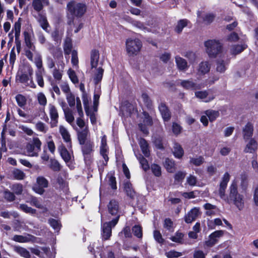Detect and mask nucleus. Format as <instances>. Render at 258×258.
I'll list each match as a JSON object with an SVG mask.
<instances>
[{"label": "nucleus", "instance_id": "1", "mask_svg": "<svg viewBox=\"0 0 258 258\" xmlns=\"http://www.w3.org/2000/svg\"><path fill=\"white\" fill-rule=\"evenodd\" d=\"M229 190L228 196L224 195V198L221 199L228 204L232 203L239 211L242 210L244 207V197L238 192L236 180L232 181Z\"/></svg>", "mask_w": 258, "mask_h": 258}, {"label": "nucleus", "instance_id": "2", "mask_svg": "<svg viewBox=\"0 0 258 258\" xmlns=\"http://www.w3.org/2000/svg\"><path fill=\"white\" fill-rule=\"evenodd\" d=\"M33 73V69L30 66H25L18 72L16 76V80L24 84L26 86L35 88L36 85L32 80V77Z\"/></svg>", "mask_w": 258, "mask_h": 258}, {"label": "nucleus", "instance_id": "3", "mask_svg": "<svg viewBox=\"0 0 258 258\" xmlns=\"http://www.w3.org/2000/svg\"><path fill=\"white\" fill-rule=\"evenodd\" d=\"M27 46L25 50V55L27 58L32 62L35 63L38 69H41L42 67V57L40 53L36 50L35 46L32 41L25 43Z\"/></svg>", "mask_w": 258, "mask_h": 258}, {"label": "nucleus", "instance_id": "4", "mask_svg": "<svg viewBox=\"0 0 258 258\" xmlns=\"http://www.w3.org/2000/svg\"><path fill=\"white\" fill-rule=\"evenodd\" d=\"M204 45L206 53L211 58H215L222 52L223 45L219 40H208L205 42Z\"/></svg>", "mask_w": 258, "mask_h": 258}, {"label": "nucleus", "instance_id": "5", "mask_svg": "<svg viewBox=\"0 0 258 258\" xmlns=\"http://www.w3.org/2000/svg\"><path fill=\"white\" fill-rule=\"evenodd\" d=\"M142 46V42L138 38H129L126 40V51L130 56L137 55L140 51Z\"/></svg>", "mask_w": 258, "mask_h": 258}, {"label": "nucleus", "instance_id": "6", "mask_svg": "<svg viewBox=\"0 0 258 258\" xmlns=\"http://www.w3.org/2000/svg\"><path fill=\"white\" fill-rule=\"evenodd\" d=\"M41 142L39 138H33L25 148V154L30 157H37L41 150Z\"/></svg>", "mask_w": 258, "mask_h": 258}, {"label": "nucleus", "instance_id": "7", "mask_svg": "<svg viewBox=\"0 0 258 258\" xmlns=\"http://www.w3.org/2000/svg\"><path fill=\"white\" fill-rule=\"evenodd\" d=\"M118 216L116 217L109 222H105L101 226V237L102 240H106L109 239L112 233V228L117 223Z\"/></svg>", "mask_w": 258, "mask_h": 258}, {"label": "nucleus", "instance_id": "8", "mask_svg": "<svg viewBox=\"0 0 258 258\" xmlns=\"http://www.w3.org/2000/svg\"><path fill=\"white\" fill-rule=\"evenodd\" d=\"M69 12L72 15L81 17L86 12V6L82 3H78L74 1L70 2L67 5Z\"/></svg>", "mask_w": 258, "mask_h": 258}, {"label": "nucleus", "instance_id": "9", "mask_svg": "<svg viewBox=\"0 0 258 258\" xmlns=\"http://www.w3.org/2000/svg\"><path fill=\"white\" fill-rule=\"evenodd\" d=\"M48 185V180L43 176H38L36 179V183L33 187V190L39 194L42 195L44 192V188Z\"/></svg>", "mask_w": 258, "mask_h": 258}, {"label": "nucleus", "instance_id": "10", "mask_svg": "<svg viewBox=\"0 0 258 258\" xmlns=\"http://www.w3.org/2000/svg\"><path fill=\"white\" fill-rule=\"evenodd\" d=\"M109 152V148L107 144V139L106 136L104 135L102 137L101 139V143L100 145V154L102 156L104 161L103 162V164L106 165L108 161L109 158L108 154Z\"/></svg>", "mask_w": 258, "mask_h": 258}, {"label": "nucleus", "instance_id": "11", "mask_svg": "<svg viewBox=\"0 0 258 258\" xmlns=\"http://www.w3.org/2000/svg\"><path fill=\"white\" fill-rule=\"evenodd\" d=\"M58 150L62 158L64 161L67 166L70 169H73L74 168V165L72 160L71 155L66 147L61 145L59 147Z\"/></svg>", "mask_w": 258, "mask_h": 258}, {"label": "nucleus", "instance_id": "12", "mask_svg": "<svg viewBox=\"0 0 258 258\" xmlns=\"http://www.w3.org/2000/svg\"><path fill=\"white\" fill-rule=\"evenodd\" d=\"M48 113L51 119V126H56L58 122V113L56 107L52 104L49 103L48 105Z\"/></svg>", "mask_w": 258, "mask_h": 258}, {"label": "nucleus", "instance_id": "13", "mask_svg": "<svg viewBox=\"0 0 258 258\" xmlns=\"http://www.w3.org/2000/svg\"><path fill=\"white\" fill-rule=\"evenodd\" d=\"M230 175L228 172H225L221 178L219 188V195L221 198H224L225 195V190L230 180Z\"/></svg>", "mask_w": 258, "mask_h": 258}, {"label": "nucleus", "instance_id": "14", "mask_svg": "<svg viewBox=\"0 0 258 258\" xmlns=\"http://www.w3.org/2000/svg\"><path fill=\"white\" fill-rule=\"evenodd\" d=\"M195 96L197 98L206 103L212 101L215 97L214 94L211 91H196Z\"/></svg>", "mask_w": 258, "mask_h": 258}, {"label": "nucleus", "instance_id": "15", "mask_svg": "<svg viewBox=\"0 0 258 258\" xmlns=\"http://www.w3.org/2000/svg\"><path fill=\"white\" fill-rule=\"evenodd\" d=\"M200 214V209L195 207L190 210L184 216V220L186 223H191L195 221Z\"/></svg>", "mask_w": 258, "mask_h": 258}, {"label": "nucleus", "instance_id": "16", "mask_svg": "<svg viewBox=\"0 0 258 258\" xmlns=\"http://www.w3.org/2000/svg\"><path fill=\"white\" fill-rule=\"evenodd\" d=\"M258 149V143L253 138H250L246 143L244 149V152L246 153L253 154L255 153Z\"/></svg>", "mask_w": 258, "mask_h": 258}, {"label": "nucleus", "instance_id": "17", "mask_svg": "<svg viewBox=\"0 0 258 258\" xmlns=\"http://www.w3.org/2000/svg\"><path fill=\"white\" fill-rule=\"evenodd\" d=\"M82 145V150L84 156V159L85 160H86L87 158L89 160L90 154L93 151L94 143L90 141H87L86 142H85V144Z\"/></svg>", "mask_w": 258, "mask_h": 258}, {"label": "nucleus", "instance_id": "18", "mask_svg": "<svg viewBox=\"0 0 258 258\" xmlns=\"http://www.w3.org/2000/svg\"><path fill=\"white\" fill-rule=\"evenodd\" d=\"M77 112L79 117L77 119V124L81 128L85 126V122L82 119V117L84 116V113L82 108L81 101L79 98L77 99V105H76Z\"/></svg>", "mask_w": 258, "mask_h": 258}, {"label": "nucleus", "instance_id": "19", "mask_svg": "<svg viewBox=\"0 0 258 258\" xmlns=\"http://www.w3.org/2000/svg\"><path fill=\"white\" fill-rule=\"evenodd\" d=\"M143 118L144 124H139V126L143 133L147 134L148 131L147 128V126L152 125V120L149 115L146 112H144Z\"/></svg>", "mask_w": 258, "mask_h": 258}, {"label": "nucleus", "instance_id": "20", "mask_svg": "<svg viewBox=\"0 0 258 258\" xmlns=\"http://www.w3.org/2000/svg\"><path fill=\"white\" fill-rule=\"evenodd\" d=\"M211 69V64L207 61L201 62L197 69V74L199 76L205 75L209 72Z\"/></svg>", "mask_w": 258, "mask_h": 258}, {"label": "nucleus", "instance_id": "21", "mask_svg": "<svg viewBox=\"0 0 258 258\" xmlns=\"http://www.w3.org/2000/svg\"><path fill=\"white\" fill-rule=\"evenodd\" d=\"M253 132V125L251 122H247L242 129L243 139L248 140L252 136Z\"/></svg>", "mask_w": 258, "mask_h": 258}, {"label": "nucleus", "instance_id": "22", "mask_svg": "<svg viewBox=\"0 0 258 258\" xmlns=\"http://www.w3.org/2000/svg\"><path fill=\"white\" fill-rule=\"evenodd\" d=\"M59 133L62 136L64 141L67 144L68 148L72 147L71 139L70 135L68 130L62 125L59 126Z\"/></svg>", "mask_w": 258, "mask_h": 258}, {"label": "nucleus", "instance_id": "23", "mask_svg": "<svg viewBox=\"0 0 258 258\" xmlns=\"http://www.w3.org/2000/svg\"><path fill=\"white\" fill-rule=\"evenodd\" d=\"M35 237L29 234L25 235H15L14 236L12 239L18 242L26 243L33 241L35 240Z\"/></svg>", "mask_w": 258, "mask_h": 258}, {"label": "nucleus", "instance_id": "24", "mask_svg": "<svg viewBox=\"0 0 258 258\" xmlns=\"http://www.w3.org/2000/svg\"><path fill=\"white\" fill-rule=\"evenodd\" d=\"M70 31H67V37L66 38L63 44V50L66 54L69 55L71 53L72 48V43L71 39V35H70Z\"/></svg>", "mask_w": 258, "mask_h": 258}, {"label": "nucleus", "instance_id": "25", "mask_svg": "<svg viewBox=\"0 0 258 258\" xmlns=\"http://www.w3.org/2000/svg\"><path fill=\"white\" fill-rule=\"evenodd\" d=\"M163 166L167 172L173 173L176 169V164L175 161L169 158H166L163 162Z\"/></svg>", "mask_w": 258, "mask_h": 258}, {"label": "nucleus", "instance_id": "26", "mask_svg": "<svg viewBox=\"0 0 258 258\" xmlns=\"http://www.w3.org/2000/svg\"><path fill=\"white\" fill-rule=\"evenodd\" d=\"M175 61L178 69L180 71H185L188 68L187 62L185 59L176 56L175 57Z\"/></svg>", "mask_w": 258, "mask_h": 258}, {"label": "nucleus", "instance_id": "27", "mask_svg": "<svg viewBox=\"0 0 258 258\" xmlns=\"http://www.w3.org/2000/svg\"><path fill=\"white\" fill-rule=\"evenodd\" d=\"M108 212L110 214L116 216V217H119V216L117 215L119 210L118 204L117 202L115 200H111L108 205Z\"/></svg>", "mask_w": 258, "mask_h": 258}, {"label": "nucleus", "instance_id": "28", "mask_svg": "<svg viewBox=\"0 0 258 258\" xmlns=\"http://www.w3.org/2000/svg\"><path fill=\"white\" fill-rule=\"evenodd\" d=\"M228 64V61L225 60L223 58L218 59L216 62V71L217 72L223 73L225 72L227 69V66Z\"/></svg>", "mask_w": 258, "mask_h": 258}, {"label": "nucleus", "instance_id": "29", "mask_svg": "<svg viewBox=\"0 0 258 258\" xmlns=\"http://www.w3.org/2000/svg\"><path fill=\"white\" fill-rule=\"evenodd\" d=\"M159 109L164 121H168L170 118V114L166 106L161 103L159 106Z\"/></svg>", "mask_w": 258, "mask_h": 258}, {"label": "nucleus", "instance_id": "30", "mask_svg": "<svg viewBox=\"0 0 258 258\" xmlns=\"http://www.w3.org/2000/svg\"><path fill=\"white\" fill-rule=\"evenodd\" d=\"M181 86L186 89H200L202 86L197 84L190 80H183L180 83Z\"/></svg>", "mask_w": 258, "mask_h": 258}, {"label": "nucleus", "instance_id": "31", "mask_svg": "<svg viewBox=\"0 0 258 258\" xmlns=\"http://www.w3.org/2000/svg\"><path fill=\"white\" fill-rule=\"evenodd\" d=\"M124 190L127 196L133 199L136 196V192L133 188L132 184L128 181L124 182Z\"/></svg>", "mask_w": 258, "mask_h": 258}, {"label": "nucleus", "instance_id": "32", "mask_svg": "<svg viewBox=\"0 0 258 258\" xmlns=\"http://www.w3.org/2000/svg\"><path fill=\"white\" fill-rule=\"evenodd\" d=\"M38 21L41 28L46 32H49V25L47 22L46 17L41 14L38 15Z\"/></svg>", "mask_w": 258, "mask_h": 258}, {"label": "nucleus", "instance_id": "33", "mask_svg": "<svg viewBox=\"0 0 258 258\" xmlns=\"http://www.w3.org/2000/svg\"><path fill=\"white\" fill-rule=\"evenodd\" d=\"M173 153L176 158H181L184 154V151L181 146L178 143H175L173 146Z\"/></svg>", "mask_w": 258, "mask_h": 258}, {"label": "nucleus", "instance_id": "34", "mask_svg": "<svg viewBox=\"0 0 258 258\" xmlns=\"http://www.w3.org/2000/svg\"><path fill=\"white\" fill-rule=\"evenodd\" d=\"M99 57V51L93 50L91 52V65L92 68H96L98 64Z\"/></svg>", "mask_w": 258, "mask_h": 258}, {"label": "nucleus", "instance_id": "35", "mask_svg": "<svg viewBox=\"0 0 258 258\" xmlns=\"http://www.w3.org/2000/svg\"><path fill=\"white\" fill-rule=\"evenodd\" d=\"M135 155L138 159L139 162H140V165L142 169L145 171H147L150 168L149 165L148 164V161L144 158L141 155H137L135 153Z\"/></svg>", "mask_w": 258, "mask_h": 258}, {"label": "nucleus", "instance_id": "36", "mask_svg": "<svg viewBox=\"0 0 258 258\" xmlns=\"http://www.w3.org/2000/svg\"><path fill=\"white\" fill-rule=\"evenodd\" d=\"M189 159V163L196 166H201L205 162V159L202 156L190 157Z\"/></svg>", "mask_w": 258, "mask_h": 258}, {"label": "nucleus", "instance_id": "37", "mask_svg": "<svg viewBox=\"0 0 258 258\" xmlns=\"http://www.w3.org/2000/svg\"><path fill=\"white\" fill-rule=\"evenodd\" d=\"M139 144L144 155L147 157H149L150 152L146 141L144 139H141L139 141Z\"/></svg>", "mask_w": 258, "mask_h": 258}, {"label": "nucleus", "instance_id": "38", "mask_svg": "<svg viewBox=\"0 0 258 258\" xmlns=\"http://www.w3.org/2000/svg\"><path fill=\"white\" fill-rule=\"evenodd\" d=\"M205 114L208 117L210 121L212 122L219 116L218 111L214 110H207L205 112Z\"/></svg>", "mask_w": 258, "mask_h": 258}, {"label": "nucleus", "instance_id": "39", "mask_svg": "<svg viewBox=\"0 0 258 258\" xmlns=\"http://www.w3.org/2000/svg\"><path fill=\"white\" fill-rule=\"evenodd\" d=\"M89 133V130L87 127H86L82 132H79L78 134V139L80 144H84L85 142H86L88 135Z\"/></svg>", "mask_w": 258, "mask_h": 258}, {"label": "nucleus", "instance_id": "40", "mask_svg": "<svg viewBox=\"0 0 258 258\" xmlns=\"http://www.w3.org/2000/svg\"><path fill=\"white\" fill-rule=\"evenodd\" d=\"M16 101L18 106L23 108L26 105L27 99L25 96L22 94H18L15 97Z\"/></svg>", "mask_w": 258, "mask_h": 258}, {"label": "nucleus", "instance_id": "41", "mask_svg": "<svg viewBox=\"0 0 258 258\" xmlns=\"http://www.w3.org/2000/svg\"><path fill=\"white\" fill-rule=\"evenodd\" d=\"M15 250L21 256L25 258H30L31 255L30 252L25 248L22 247H16Z\"/></svg>", "mask_w": 258, "mask_h": 258}, {"label": "nucleus", "instance_id": "42", "mask_svg": "<svg viewBox=\"0 0 258 258\" xmlns=\"http://www.w3.org/2000/svg\"><path fill=\"white\" fill-rule=\"evenodd\" d=\"M0 216L4 218L9 219L11 217L16 218L19 216V214L17 212L14 211L11 212L8 211H2L0 212Z\"/></svg>", "mask_w": 258, "mask_h": 258}, {"label": "nucleus", "instance_id": "43", "mask_svg": "<svg viewBox=\"0 0 258 258\" xmlns=\"http://www.w3.org/2000/svg\"><path fill=\"white\" fill-rule=\"evenodd\" d=\"M38 71L36 73V79L38 85L43 87L44 86V81L42 76V72L43 69L42 67L41 69H38Z\"/></svg>", "mask_w": 258, "mask_h": 258}, {"label": "nucleus", "instance_id": "44", "mask_svg": "<svg viewBox=\"0 0 258 258\" xmlns=\"http://www.w3.org/2000/svg\"><path fill=\"white\" fill-rule=\"evenodd\" d=\"M246 48L245 44L233 45L230 49L232 54L236 55L242 52Z\"/></svg>", "mask_w": 258, "mask_h": 258}, {"label": "nucleus", "instance_id": "45", "mask_svg": "<svg viewBox=\"0 0 258 258\" xmlns=\"http://www.w3.org/2000/svg\"><path fill=\"white\" fill-rule=\"evenodd\" d=\"M83 24L82 23L78 22L77 24L76 22H75V23H73V25L70 23V28L68 30L70 31V35H71V36L72 35V32L73 28H74V32L77 33L83 28Z\"/></svg>", "mask_w": 258, "mask_h": 258}, {"label": "nucleus", "instance_id": "46", "mask_svg": "<svg viewBox=\"0 0 258 258\" xmlns=\"http://www.w3.org/2000/svg\"><path fill=\"white\" fill-rule=\"evenodd\" d=\"M37 99L39 105L44 107L47 104V98L42 92H39L37 94Z\"/></svg>", "mask_w": 258, "mask_h": 258}, {"label": "nucleus", "instance_id": "47", "mask_svg": "<svg viewBox=\"0 0 258 258\" xmlns=\"http://www.w3.org/2000/svg\"><path fill=\"white\" fill-rule=\"evenodd\" d=\"M187 20L185 19L181 20L178 21L175 28V31L178 33H180L182 31L183 28L187 26Z\"/></svg>", "mask_w": 258, "mask_h": 258}, {"label": "nucleus", "instance_id": "48", "mask_svg": "<svg viewBox=\"0 0 258 258\" xmlns=\"http://www.w3.org/2000/svg\"><path fill=\"white\" fill-rule=\"evenodd\" d=\"M151 169L153 174L155 176L159 177L161 175V168L159 165L157 164H153L151 166Z\"/></svg>", "mask_w": 258, "mask_h": 258}, {"label": "nucleus", "instance_id": "49", "mask_svg": "<svg viewBox=\"0 0 258 258\" xmlns=\"http://www.w3.org/2000/svg\"><path fill=\"white\" fill-rule=\"evenodd\" d=\"M66 120L70 124L73 123L74 121V117L73 115V111L68 109L63 111Z\"/></svg>", "mask_w": 258, "mask_h": 258}, {"label": "nucleus", "instance_id": "50", "mask_svg": "<svg viewBox=\"0 0 258 258\" xmlns=\"http://www.w3.org/2000/svg\"><path fill=\"white\" fill-rule=\"evenodd\" d=\"M35 128L38 131L43 133H46L48 129V126L41 121H38L36 123Z\"/></svg>", "mask_w": 258, "mask_h": 258}, {"label": "nucleus", "instance_id": "51", "mask_svg": "<svg viewBox=\"0 0 258 258\" xmlns=\"http://www.w3.org/2000/svg\"><path fill=\"white\" fill-rule=\"evenodd\" d=\"M12 173L14 177L18 180H21L24 179L25 176L23 171L18 169H14Z\"/></svg>", "mask_w": 258, "mask_h": 258}, {"label": "nucleus", "instance_id": "52", "mask_svg": "<svg viewBox=\"0 0 258 258\" xmlns=\"http://www.w3.org/2000/svg\"><path fill=\"white\" fill-rule=\"evenodd\" d=\"M46 142L48 150L51 153L53 154L55 151V146L52 140V137L51 136H48Z\"/></svg>", "mask_w": 258, "mask_h": 258}, {"label": "nucleus", "instance_id": "53", "mask_svg": "<svg viewBox=\"0 0 258 258\" xmlns=\"http://www.w3.org/2000/svg\"><path fill=\"white\" fill-rule=\"evenodd\" d=\"M49 167L53 171H58L60 169V165L58 162L54 159L50 160Z\"/></svg>", "mask_w": 258, "mask_h": 258}, {"label": "nucleus", "instance_id": "54", "mask_svg": "<svg viewBox=\"0 0 258 258\" xmlns=\"http://www.w3.org/2000/svg\"><path fill=\"white\" fill-rule=\"evenodd\" d=\"M103 72L104 71L102 68H99L97 69V73L94 78V81L95 84H97L101 81L103 77Z\"/></svg>", "mask_w": 258, "mask_h": 258}, {"label": "nucleus", "instance_id": "55", "mask_svg": "<svg viewBox=\"0 0 258 258\" xmlns=\"http://www.w3.org/2000/svg\"><path fill=\"white\" fill-rule=\"evenodd\" d=\"M4 197L5 200L9 202H13L15 200V196L14 194L8 189L4 191Z\"/></svg>", "mask_w": 258, "mask_h": 258}, {"label": "nucleus", "instance_id": "56", "mask_svg": "<svg viewBox=\"0 0 258 258\" xmlns=\"http://www.w3.org/2000/svg\"><path fill=\"white\" fill-rule=\"evenodd\" d=\"M183 237V234L182 233L177 232L175 235L170 237V239L173 242L181 243L182 241Z\"/></svg>", "mask_w": 258, "mask_h": 258}, {"label": "nucleus", "instance_id": "57", "mask_svg": "<svg viewBox=\"0 0 258 258\" xmlns=\"http://www.w3.org/2000/svg\"><path fill=\"white\" fill-rule=\"evenodd\" d=\"M68 74L71 81L74 84H77L79 82L78 78L74 71H73L71 69H70L68 71Z\"/></svg>", "mask_w": 258, "mask_h": 258}, {"label": "nucleus", "instance_id": "58", "mask_svg": "<svg viewBox=\"0 0 258 258\" xmlns=\"http://www.w3.org/2000/svg\"><path fill=\"white\" fill-rule=\"evenodd\" d=\"M186 174V172L185 171H178L174 175V179L177 182H181Z\"/></svg>", "mask_w": 258, "mask_h": 258}, {"label": "nucleus", "instance_id": "59", "mask_svg": "<svg viewBox=\"0 0 258 258\" xmlns=\"http://www.w3.org/2000/svg\"><path fill=\"white\" fill-rule=\"evenodd\" d=\"M19 209L26 213L31 214H35L36 212V210L35 209L28 207L25 204H21L20 205Z\"/></svg>", "mask_w": 258, "mask_h": 258}, {"label": "nucleus", "instance_id": "60", "mask_svg": "<svg viewBox=\"0 0 258 258\" xmlns=\"http://www.w3.org/2000/svg\"><path fill=\"white\" fill-rule=\"evenodd\" d=\"M132 230L134 235L137 237L141 238L142 237V228L141 226L135 225L133 227Z\"/></svg>", "mask_w": 258, "mask_h": 258}, {"label": "nucleus", "instance_id": "61", "mask_svg": "<svg viewBox=\"0 0 258 258\" xmlns=\"http://www.w3.org/2000/svg\"><path fill=\"white\" fill-rule=\"evenodd\" d=\"M71 62L74 66L78 67L79 59L78 57V52L76 50H73L72 51Z\"/></svg>", "mask_w": 258, "mask_h": 258}, {"label": "nucleus", "instance_id": "62", "mask_svg": "<svg viewBox=\"0 0 258 258\" xmlns=\"http://www.w3.org/2000/svg\"><path fill=\"white\" fill-rule=\"evenodd\" d=\"M66 99L70 106H74L75 104V97L72 93L66 94Z\"/></svg>", "mask_w": 258, "mask_h": 258}, {"label": "nucleus", "instance_id": "63", "mask_svg": "<svg viewBox=\"0 0 258 258\" xmlns=\"http://www.w3.org/2000/svg\"><path fill=\"white\" fill-rule=\"evenodd\" d=\"M165 255L168 258H175L181 256L182 254L181 252L175 250H170L168 252H166Z\"/></svg>", "mask_w": 258, "mask_h": 258}, {"label": "nucleus", "instance_id": "64", "mask_svg": "<svg viewBox=\"0 0 258 258\" xmlns=\"http://www.w3.org/2000/svg\"><path fill=\"white\" fill-rule=\"evenodd\" d=\"M252 201L254 206L258 207V185L255 186L253 190Z\"/></svg>", "mask_w": 258, "mask_h": 258}]
</instances>
